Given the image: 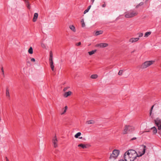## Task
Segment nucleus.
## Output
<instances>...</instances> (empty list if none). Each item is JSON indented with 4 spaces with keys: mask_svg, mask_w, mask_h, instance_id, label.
<instances>
[{
    "mask_svg": "<svg viewBox=\"0 0 161 161\" xmlns=\"http://www.w3.org/2000/svg\"><path fill=\"white\" fill-rule=\"evenodd\" d=\"M143 148L142 153L140 155L137 154L136 151L132 149H130L127 151L124 154V158L125 161H133L137 157H140L144 154L146 150V147L143 145H142Z\"/></svg>",
    "mask_w": 161,
    "mask_h": 161,
    "instance_id": "obj_1",
    "label": "nucleus"
},
{
    "mask_svg": "<svg viewBox=\"0 0 161 161\" xmlns=\"http://www.w3.org/2000/svg\"><path fill=\"white\" fill-rule=\"evenodd\" d=\"M154 62V61H146L143 63L141 65L138 66V67L141 69H144L149 66Z\"/></svg>",
    "mask_w": 161,
    "mask_h": 161,
    "instance_id": "obj_2",
    "label": "nucleus"
},
{
    "mask_svg": "<svg viewBox=\"0 0 161 161\" xmlns=\"http://www.w3.org/2000/svg\"><path fill=\"white\" fill-rule=\"evenodd\" d=\"M134 130V127L130 125H125V128L124 130L123 134H127L128 132H131Z\"/></svg>",
    "mask_w": 161,
    "mask_h": 161,
    "instance_id": "obj_3",
    "label": "nucleus"
},
{
    "mask_svg": "<svg viewBox=\"0 0 161 161\" xmlns=\"http://www.w3.org/2000/svg\"><path fill=\"white\" fill-rule=\"evenodd\" d=\"M137 14V13L135 11L128 12L125 15V16L126 18H130L134 17Z\"/></svg>",
    "mask_w": 161,
    "mask_h": 161,
    "instance_id": "obj_4",
    "label": "nucleus"
},
{
    "mask_svg": "<svg viewBox=\"0 0 161 161\" xmlns=\"http://www.w3.org/2000/svg\"><path fill=\"white\" fill-rule=\"evenodd\" d=\"M119 151L118 150L114 149L113 151L112 154H111L109 157L110 158H115L118 157L119 154Z\"/></svg>",
    "mask_w": 161,
    "mask_h": 161,
    "instance_id": "obj_5",
    "label": "nucleus"
},
{
    "mask_svg": "<svg viewBox=\"0 0 161 161\" xmlns=\"http://www.w3.org/2000/svg\"><path fill=\"white\" fill-rule=\"evenodd\" d=\"M154 122L156 125L158 127V130H161V119L159 118H157L154 120Z\"/></svg>",
    "mask_w": 161,
    "mask_h": 161,
    "instance_id": "obj_6",
    "label": "nucleus"
},
{
    "mask_svg": "<svg viewBox=\"0 0 161 161\" xmlns=\"http://www.w3.org/2000/svg\"><path fill=\"white\" fill-rule=\"evenodd\" d=\"M52 142L53 144L54 148H56L58 147L57 142L58 140L56 136H55L52 139Z\"/></svg>",
    "mask_w": 161,
    "mask_h": 161,
    "instance_id": "obj_7",
    "label": "nucleus"
},
{
    "mask_svg": "<svg viewBox=\"0 0 161 161\" xmlns=\"http://www.w3.org/2000/svg\"><path fill=\"white\" fill-rule=\"evenodd\" d=\"M108 46V44L107 43H101L96 45V47H105Z\"/></svg>",
    "mask_w": 161,
    "mask_h": 161,
    "instance_id": "obj_8",
    "label": "nucleus"
},
{
    "mask_svg": "<svg viewBox=\"0 0 161 161\" xmlns=\"http://www.w3.org/2000/svg\"><path fill=\"white\" fill-rule=\"evenodd\" d=\"M6 96L8 98L10 99V95L8 87H6Z\"/></svg>",
    "mask_w": 161,
    "mask_h": 161,
    "instance_id": "obj_9",
    "label": "nucleus"
},
{
    "mask_svg": "<svg viewBox=\"0 0 161 161\" xmlns=\"http://www.w3.org/2000/svg\"><path fill=\"white\" fill-rule=\"evenodd\" d=\"M139 38H132L129 40V42L131 43H133L137 41Z\"/></svg>",
    "mask_w": 161,
    "mask_h": 161,
    "instance_id": "obj_10",
    "label": "nucleus"
},
{
    "mask_svg": "<svg viewBox=\"0 0 161 161\" xmlns=\"http://www.w3.org/2000/svg\"><path fill=\"white\" fill-rule=\"evenodd\" d=\"M24 1L25 2L26 5L28 9H30L31 6L30 4L28 1V0H24Z\"/></svg>",
    "mask_w": 161,
    "mask_h": 161,
    "instance_id": "obj_11",
    "label": "nucleus"
},
{
    "mask_svg": "<svg viewBox=\"0 0 161 161\" xmlns=\"http://www.w3.org/2000/svg\"><path fill=\"white\" fill-rule=\"evenodd\" d=\"M38 17V14L37 13H35L34 14V17L33 19V22H35L36 20Z\"/></svg>",
    "mask_w": 161,
    "mask_h": 161,
    "instance_id": "obj_12",
    "label": "nucleus"
},
{
    "mask_svg": "<svg viewBox=\"0 0 161 161\" xmlns=\"http://www.w3.org/2000/svg\"><path fill=\"white\" fill-rule=\"evenodd\" d=\"M87 144L85 145V144H79V145H78V147H81L82 148L84 149V148H86L87 147Z\"/></svg>",
    "mask_w": 161,
    "mask_h": 161,
    "instance_id": "obj_13",
    "label": "nucleus"
},
{
    "mask_svg": "<svg viewBox=\"0 0 161 161\" xmlns=\"http://www.w3.org/2000/svg\"><path fill=\"white\" fill-rule=\"evenodd\" d=\"M72 93V92L70 91H69L68 92H66L64 94V96L66 97L68 96L71 95Z\"/></svg>",
    "mask_w": 161,
    "mask_h": 161,
    "instance_id": "obj_14",
    "label": "nucleus"
},
{
    "mask_svg": "<svg viewBox=\"0 0 161 161\" xmlns=\"http://www.w3.org/2000/svg\"><path fill=\"white\" fill-rule=\"evenodd\" d=\"M51 68L53 71L54 70V65H53V61L49 62Z\"/></svg>",
    "mask_w": 161,
    "mask_h": 161,
    "instance_id": "obj_15",
    "label": "nucleus"
},
{
    "mask_svg": "<svg viewBox=\"0 0 161 161\" xmlns=\"http://www.w3.org/2000/svg\"><path fill=\"white\" fill-rule=\"evenodd\" d=\"M69 28L73 32H75L76 31V30L75 29V28L74 25H70L69 26Z\"/></svg>",
    "mask_w": 161,
    "mask_h": 161,
    "instance_id": "obj_16",
    "label": "nucleus"
},
{
    "mask_svg": "<svg viewBox=\"0 0 161 161\" xmlns=\"http://www.w3.org/2000/svg\"><path fill=\"white\" fill-rule=\"evenodd\" d=\"M86 123L88 124H94L95 123V121L93 120L87 121Z\"/></svg>",
    "mask_w": 161,
    "mask_h": 161,
    "instance_id": "obj_17",
    "label": "nucleus"
},
{
    "mask_svg": "<svg viewBox=\"0 0 161 161\" xmlns=\"http://www.w3.org/2000/svg\"><path fill=\"white\" fill-rule=\"evenodd\" d=\"M28 52L30 54H32L33 53V49L31 47L29 48Z\"/></svg>",
    "mask_w": 161,
    "mask_h": 161,
    "instance_id": "obj_18",
    "label": "nucleus"
},
{
    "mask_svg": "<svg viewBox=\"0 0 161 161\" xmlns=\"http://www.w3.org/2000/svg\"><path fill=\"white\" fill-rule=\"evenodd\" d=\"M103 32L102 31H97L95 33V35L96 36H98L100 34H102Z\"/></svg>",
    "mask_w": 161,
    "mask_h": 161,
    "instance_id": "obj_19",
    "label": "nucleus"
},
{
    "mask_svg": "<svg viewBox=\"0 0 161 161\" xmlns=\"http://www.w3.org/2000/svg\"><path fill=\"white\" fill-rule=\"evenodd\" d=\"M97 51L96 50H94L92 51L89 52L88 53L90 55H91L93 54H94Z\"/></svg>",
    "mask_w": 161,
    "mask_h": 161,
    "instance_id": "obj_20",
    "label": "nucleus"
},
{
    "mask_svg": "<svg viewBox=\"0 0 161 161\" xmlns=\"http://www.w3.org/2000/svg\"><path fill=\"white\" fill-rule=\"evenodd\" d=\"M151 129L153 130V133L154 134H155L157 133V130L155 126L152 128Z\"/></svg>",
    "mask_w": 161,
    "mask_h": 161,
    "instance_id": "obj_21",
    "label": "nucleus"
},
{
    "mask_svg": "<svg viewBox=\"0 0 161 161\" xmlns=\"http://www.w3.org/2000/svg\"><path fill=\"white\" fill-rule=\"evenodd\" d=\"M97 77L98 76L97 74H94L91 75V78L92 79H94L97 78Z\"/></svg>",
    "mask_w": 161,
    "mask_h": 161,
    "instance_id": "obj_22",
    "label": "nucleus"
},
{
    "mask_svg": "<svg viewBox=\"0 0 161 161\" xmlns=\"http://www.w3.org/2000/svg\"><path fill=\"white\" fill-rule=\"evenodd\" d=\"M81 135V133L80 132H79L76 133L75 135V138H78V137L80 136Z\"/></svg>",
    "mask_w": 161,
    "mask_h": 161,
    "instance_id": "obj_23",
    "label": "nucleus"
},
{
    "mask_svg": "<svg viewBox=\"0 0 161 161\" xmlns=\"http://www.w3.org/2000/svg\"><path fill=\"white\" fill-rule=\"evenodd\" d=\"M151 32H146L145 34L144 37H148L149 35L151 34Z\"/></svg>",
    "mask_w": 161,
    "mask_h": 161,
    "instance_id": "obj_24",
    "label": "nucleus"
},
{
    "mask_svg": "<svg viewBox=\"0 0 161 161\" xmlns=\"http://www.w3.org/2000/svg\"><path fill=\"white\" fill-rule=\"evenodd\" d=\"M144 4V3L143 2H141L140 3H139L138 5H137L136 7V8H138L139 6L142 5Z\"/></svg>",
    "mask_w": 161,
    "mask_h": 161,
    "instance_id": "obj_25",
    "label": "nucleus"
},
{
    "mask_svg": "<svg viewBox=\"0 0 161 161\" xmlns=\"http://www.w3.org/2000/svg\"><path fill=\"white\" fill-rule=\"evenodd\" d=\"M81 23L82 27H84L85 26V25L84 21L83 19H82L81 20Z\"/></svg>",
    "mask_w": 161,
    "mask_h": 161,
    "instance_id": "obj_26",
    "label": "nucleus"
},
{
    "mask_svg": "<svg viewBox=\"0 0 161 161\" xmlns=\"http://www.w3.org/2000/svg\"><path fill=\"white\" fill-rule=\"evenodd\" d=\"M1 69L2 71V75H3V77H4V71L3 67H1Z\"/></svg>",
    "mask_w": 161,
    "mask_h": 161,
    "instance_id": "obj_27",
    "label": "nucleus"
},
{
    "mask_svg": "<svg viewBox=\"0 0 161 161\" xmlns=\"http://www.w3.org/2000/svg\"><path fill=\"white\" fill-rule=\"evenodd\" d=\"M154 105H153L151 108V109H150V116H151V114H152V110L153 109V107H154Z\"/></svg>",
    "mask_w": 161,
    "mask_h": 161,
    "instance_id": "obj_28",
    "label": "nucleus"
},
{
    "mask_svg": "<svg viewBox=\"0 0 161 161\" xmlns=\"http://www.w3.org/2000/svg\"><path fill=\"white\" fill-rule=\"evenodd\" d=\"M123 73V70H120L119 71V73H118V75H122Z\"/></svg>",
    "mask_w": 161,
    "mask_h": 161,
    "instance_id": "obj_29",
    "label": "nucleus"
},
{
    "mask_svg": "<svg viewBox=\"0 0 161 161\" xmlns=\"http://www.w3.org/2000/svg\"><path fill=\"white\" fill-rule=\"evenodd\" d=\"M41 47L43 48H46V45H45V44L43 43H42L41 44Z\"/></svg>",
    "mask_w": 161,
    "mask_h": 161,
    "instance_id": "obj_30",
    "label": "nucleus"
},
{
    "mask_svg": "<svg viewBox=\"0 0 161 161\" xmlns=\"http://www.w3.org/2000/svg\"><path fill=\"white\" fill-rule=\"evenodd\" d=\"M49 62L53 61V56H50L49 58Z\"/></svg>",
    "mask_w": 161,
    "mask_h": 161,
    "instance_id": "obj_31",
    "label": "nucleus"
},
{
    "mask_svg": "<svg viewBox=\"0 0 161 161\" xmlns=\"http://www.w3.org/2000/svg\"><path fill=\"white\" fill-rule=\"evenodd\" d=\"M138 35H139V37H142L143 36V34L142 33H139L138 34Z\"/></svg>",
    "mask_w": 161,
    "mask_h": 161,
    "instance_id": "obj_32",
    "label": "nucleus"
},
{
    "mask_svg": "<svg viewBox=\"0 0 161 161\" xmlns=\"http://www.w3.org/2000/svg\"><path fill=\"white\" fill-rule=\"evenodd\" d=\"M81 44V43L80 42H78V43H76V45L77 46H79Z\"/></svg>",
    "mask_w": 161,
    "mask_h": 161,
    "instance_id": "obj_33",
    "label": "nucleus"
},
{
    "mask_svg": "<svg viewBox=\"0 0 161 161\" xmlns=\"http://www.w3.org/2000/svg\"><path fill=\"white\" fill-rule=\"evenodd\" d=\"M88 11H89V10H88V9H86V10H85V11L84 12V14H85L86 13L88 12Z\"/></svg>",
    "mask_w": 161,
    "mask_h": 161,
    "instance_id": "obj_34",
    "label": "nucleus"
},
{
    "mask_svg": "<svg viewBox=\"0 0 161 161\" xmlns=\"http://www.w3.org/2000/svg\"><path fill=\"white\" fill-rule=\"evenodd\" d=\"M50 56H53V53L52 51H50Z\"/></svg>",
    "mask_w": 161,
    "mask_h": 161,
    "instance_id": "obj_35",
    "label": "nucleus"
},
{
    "mask_svg": "<svg viewBox=\"0 0 161 161\" xmlns=\"http://www.w3.org/2000/svg\"><path fill=\"white\" fill-rule=\"evenodd\" d=\"M136 137H134L133 138H132V139H131L130 140V141H133V140H136Z\"/></svg>",
    "mask_w": 161,
    "mask_h": 161,
    "instance_id": "obj_36",
    "label": "nucleus"
},
{
    "mask_svg": "<svg viewBox=\"0 0 161 161\" xmlns=\"http://www.w3.org/2000/svg\"><path fill=\"white\" fill-rule=\"evenodd\" d=\"M69 87H65L64 89H63V91H66V90Z\"/></svg>",
    "mask_w": 161,
    "mask_h": 161,
    "instance_id": "obj_37",
    "label": "nucleus"
},
{
    "mask_svg": "<svg viewBox=\"0 0 161 161\" xmlns=\"http://www.w3.org/2000/svg\"><path fill=\"white\" fill-rule=\"evenodd\" d=\"M66 110L64 109L63 112L61 113V114L62 115V114H64L66 112Z\"/></svg>",
    "mask_w": 161,
    "mask_h": 161,
    "instance_id": "obj_38",
    "label": "nucleus"
},
{
    "mask_svg": "<svg viewBox=\"0 0 161 161\" xmlns=\"http://www.w3.org/2000/svg\"><path fill=\"white\" fill-rule=\"evenodd\" d=\"M31 60L32 62H34L35 61V59L34 58H32L31 59Z\"/></svg>",
    "mask_w": 161,
    "mask_h": 161,
    "instance_id": "obj_39",
    "label": "nucleus"
},
{
    "mask_svg": "<svg viewBox=\"0 0 161 161\" xmlns=\"http://www.w3.org/2000/svg\"><path fill=\"white\" fill-rule=\"evenodd\" d=\"M104 4H103V5H102V7L103 8L105 7L106 6V5L105 4V2H104Z\"/></svg>",
    "mask_w": 161,
    "mask_h": 161,
    "instance_id": "obj_40",
    "label": "nucleus"
},
{
    "mask_svg": "<svg viewBox=\"0 0 161 161\" xmlns=\"http://www.w3.org/2000/svg\"><path fill=\"white\" fill-rule=\"evenodd\" d=\"M91 5L89 6L88 7L87 9H88V10H89V9H90V8H91Z\"/></svg>",
    "mask_w": 161,
    "mask_h": 161,
    "instance_id": "obj_41",
    "label": "nucleus"
},
{
    "mask_svg": "<svg viewBox=\"0 0 161 161\" xmlns=\"http://www.w3.org/2000/svg\"><path fill=\"white\" fill-rule=\"evenodd\" d=\"M27 64H29L30 65H31V63L29 61H27Z\"/></svg>",
    "mask_w": 161,
    "mask_h": 161,
    "instance_id": "obj_42",
    "label": "nucleus"
},
{
    "mask_svg": "<svg viewBox=\"0 0 161 161\" xmlns=\"http://www.w3.org/2000/svg\"><path fill=\"white\" fill-rule=\"evenodd\" d=\"M68 108V107L67 106H65L64 107V109L65 110H67Z\"/></svg>",
    "mask_w": 161,
    "mask_h": 161,
    "instance_id": "obj_43",
    "label": "nucleus"
},
{
    "mask_svg": "<svg viewBox=\"0 0 161 161\" xmlns=\"http://www.w3.org/2000/svg\"><path fill=\"white\" fill-rule=\"evenodd\" d=\"M5 159L6 161H9L7 157H6Z\"/></svg>",
    "mask_w": 161,
    "mask_h": 161,
    "instance_id": "obj_44",
    "label": "nucleus"
},
{
    "mask_svg": "<svg viewBox=\"0 0 161 161\" xmlns=\"http://www.w3.org/2000/svg\"><path fill=\"white\" fill-rule=\"evenodd\" d=\"M91 1H92V4L94 2V0H91Z\"/></svg>",
    "mask_w": 161,
    "mask_h": 161,
    "instance_id": "obj_45",
    "label": "nucleus"
},
{
    "mask_svg": "<svg viewBox=\"0 0 161 161\" xmlns=\"http://www.w3.org/2000/svg\"><path fill=\"white\" fill-rule=\"evenodd\" d=\"M119 161H125V160H124L123 159H121V160H119Z\"/></svg>",
    "mask_w": 161,
    "mask_h": 161,
    "instance_id": "obj_46",
    "label": "nucleus"
},
{
    "mask_svg": "<svg viewBox=\"0 0 161 161\" xmlns=\"http://www.w3.org/2000/svg\"><path fill=\"white\" fill-rule=\"evenodd\" d=\"M142 153H141V152H139V155H140V154H141Z\"/></svg>",
    "mask_w": 161,
    "mask_h": 161,
    "instance_id": "obj_47",
    "label": "nucleus"
},
{
    "mask_svg": "<svg viewBox=\"0 0 161 161\" xmlns=\"http://www.w3.org/2000/svg\"><path fill=\"white\" fill-rule=\"evenodd\" d=\"M148 0H146V1H145V3H146L147 2Z\"/></svg>",
    "mask_w": 161,
    "mask_h": 161,
    "instance_id": "obj_48",
    "label": "nucleus"
},
{
    "mask_svg": "<svg viewBox=\"0 0 161 161\" xmlns=\"http://www.w3.org/2000/svg\"><path fill=\"white\" fill-rule=\"evenodd\" d=\"M79 139H81L82 138V137H79Z\"/></svg>",
    "mask_w": 161,
    "mask_h": 161,
    "instance_id": "obj_49",
    "label": "nucleus"
},
{
    "mask_svg": "<svg viewBox=\"0 0 161 161\" xmlns=\"http://www.w3.org/2000/svg\"><path fill=\"white\" fill-rule=\"evenodd\" d=\"M134 51H135V50H134V51H133L131 52V53H133Z\"/></svg>",
    "mask_w": 161,
    "mask_h": 161,
    "instance_id": "obj_50",
    "label": "nucleus"
},
{
    "mask_svg": "<svg viewBox=\"0 0 161 161\" xmlns=\"http://www.w3.org/2000/svg\"><path fill=\"white\" fill-rule=\"evenodd\" d=\"M149 131H150L148 130V131H144V132H149Z\"/></svg>",
    "mask_w": 161,
    "mask_h": 161,
    "instance_id": "obj_51",
    "label": "nucleus"
},
{
    "mask_svg": "<svg viewBox=\"0 0 161 161\" xmlns=\"http://www.w3.org/2000/svg\"><path fill=\"white\" fill-rule=\"evenodd\" d=\"M61 62H63V60H61Z\"/></svg>",
    "mask_w": 161,
    "mask_h": 161,
    "instance_id": "obj_52",
    "label": "nucleus"
}]
</instances>
